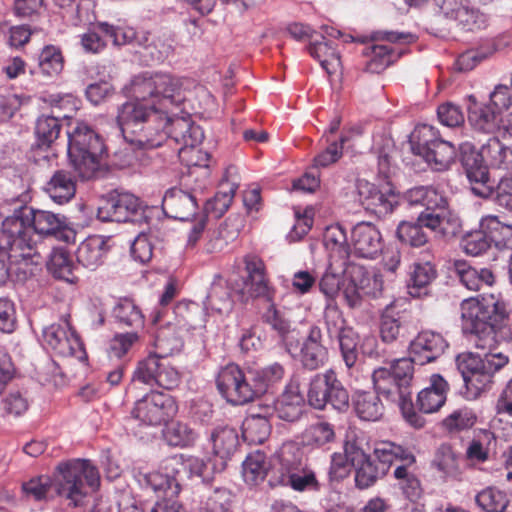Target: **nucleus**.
Here are the masks:
<instances>
[{
	"label": "nucleus",
	"instance_id": "6ab92c4d",
	"mask_svg": "<svg viewBox=\"0 0 512 512\" xmlns=\"http://www.w3.org/2000/svg\"><path fill=\"white\" fill-rule=\"evenodd\" d=\"M140 208V200L128 192H113L98 209V218L103 221L127 222Z\"/></svg>",
	"mask_w": 512,
	"mask_h": 512
},
{
	"label": "nucleus",
	"instance_id": "a18cd8bd",
	"mask_svg": "<svg viewBox=\"0 0 512 512\" xmlns=\"http://www.w3.org/2000/svg\"><path fill=\"white\" fill-rule=\"evenodd\" d=\"M451 21L463 31H476L488 26V16L471 6L467 0L463 2Z\"/></svg>",
	"mask_w": 512,
	"mask_h": 512
},
{
	"label": "nucleus",
	"instance_id": "5fc2aeb1",
	"mask_svg": "<svg viewBox=\"0 0 512 512\" xmlns=\"http://www.w3.org/2000/svg\"><path fill=\"white\" fill-rule=\"evenodd\" d=\"M38 67L46 77L58 76L64 68V57L59 47L46 45L38 56Z\"/></svg>",
	"mask_w": 512,
	"mask_h": 512
},
{
	"label": "nucleus",
	"instance_id": "2eb2a0df",
	"mask_svg": "<svg viewBox=\"0 0 512 512\" xmlns=\"http://www.w3.org/2000/svg\"><path fill=\"white\" fill-rule=\"evenodd\" d=\"M325 325L328 336H335L339 350L347 368H352L358 360L359 335L352 327L346 326V321L338 310L325 313Z\"/></svg>",
	"mask_w": 512,
	"mask_h": 512
},
{
	"label": "nucleus",
	"instance_id": "5701e85b",
	"mask_svg": "<svg viewBox=\"0 0 512 512\" xmlns=\"http://www.w3.org/2000/svg\"><path fill=\"white\" fill-rule=\"evenodd\" d=\"M448 344L444 337L430 330L421 331L411 341L409 353L419 365L435 361L443 354Z\"/></svg>",
	"mask_w": 512,
	"mask_h": 512
},
{
	"label": "nucleus",
	"instance_id": "4d7b16f0",
	"mask_svg": "<svg viewBox=\"0 0 512 512\" xmlns=\"http://www.w3.org/2000/svg\"><path fill=\"white\" fill-rule=\"evenodd\" d=\"M475 502L484 512H504L509 499L504 491L496 487H486L477 493Z\"/></svg>",
	"mask_w": 512,
	"mask_h": 512
},
{
	"label": "nucleus",
	"instance_id": "338daca9",
	"mask_svg": "<svg viewBox=\"0 0 512 512\" xmlns=\"http://www.w3.org/2000/svg\"><path fill=\"white\" fill-rule=\"evenodd\" d=\"M176 326L181 330L190 331L196 327L197 316L200 308L197 303L191 301H179L174 307Z\"/></svg>",
	"mask_w": 512,
	"mask_h": 512
},
{
	"label": "nucleus",
	"instance_id": "72a5a7b5",
	"mask_svg": "<svg viewBox=\"0 0 512 512\" xmlns=\"http://www.w3.org/2000/svg\"><path fill=\"white\" fill-rule=\"evenodd\" d=\"M348 275L356 282L365 298H378L382 295L384 281L379 272L368 270L362 265L350 264Z\"/></svg>",
	"mask_w": 512,
	"mask_h": 512
},
{
	"label": "nucleus",
	"instance_id": "e433bc0d",
	"mask_svg": "<svg viewBox=\"0 0 512 512\" xmlns=\"http://www.w3.org/2000/svg\"><path fill=\"white\" fill-rule=\"evenodd\" d=\"M211 442L213 454L219 457L221 462L220 469L223 470L226 462L237 451L239 446V437L237 431L228 426H221L214 429L211 433Z\"/></svg>",
	"mask_w": 512,
	"mask_h": 512
},
{
	"label": "nucleus",
	"instance_id": "49530a36",
	"mask_svg": "<svg viewBox=\"0 0 512 512\" xmlns=\"http://www.w3.org/2000/svg\"><path fill=\"white\" fill-rule=\"evenodd\" d=\"M437 272L434 266L429 263H416L410 274L408 293L412 297H421L428 294V287L436 278Z\"/></svg>",
	"mask_w": 512,
	"mask_h": 512
},
{
	"label": "nucleus",
	"instance_id": "9b49d317",
	"mask_svg": "<svg viewBox=\"0 0 512 512\" xmlns=\"http://www.w3.org/2000/svg\"><path fill=\"white\" fill-rule=\"evenodd\" d=\"M178 412L173 396L160 391H150L138 399L131 411V417L140 425L159 427L166 425Z\"/></svg>",
	"mask_w": 512,
	"mask_h": 512
},
{
	"label": "nucleus",
	"instance_id": "f704fd0d",
	"mask_svg": "<svg viewBox=\"0 0 512 512\" xmlns=\"http://www.w3.org/2000/svg\"><path fill=\"white\" fill-rule=\"evenodd\" d=\"M476 155L488 167L504 170L512 167V150L496 137L489 138Z\"/></svg>",
	"mask_w": 512,
	"mask_h": 512
},
{
	"label": "nucleus",
	"instance_id": "de8ad7c7",
	"mask_svg": "<svg viewBox=\"0 0 512 512\" xmlns=\"http://www.w3.org/2000/svg\"><path fill=\"white\" fill-rule=\"evenodd\" d=\"M284 374V367L279 363H273L259 370H250V380L253 383L256 397L266 393L270 387L279 383Z\"/></svg>",
	"mask_w": 512,
	"mask_h": 512
},
{
	"label": "nucleus",
	"instance_id": "1a4fd4ad",
	"mask_svg": "<svg viewBox=\"0 0 512 512\" xmlns=\"http://www.w3.org/2000/svg\"><path fill=\"white\" fill-rule=\"evenodd\" d=\"M372 380L376 393L384 396L386 400L396 403L410 426L421 429L426 425V419L415 410L411 397L412 390L405 384L396 381L389 369L383 367L375 369Z\"/></svg>",
	"mask_w": 512,
	"mask_h": 512
},
{
	"label": "nucleus",
	"instance_id": "dca6fc26",
	"mask_svg": "<svg viewBox=\"0 0 512 512\" xmlns=\"http://www.w3.org/2000/svg\"><path fill=\"white\" fill-rule=\"evenodd\" d=\"M459 151L472 193L481 198L490 197L493 186L489 184L488 166L477 157L474 146L469 142L460 144Z\"/></svg>",
	"mask_w": 512,
	"mask_h": 512
},
{
	"label": "nucleus",
	"instance_id": "c756f323",
	"mask_svg": "<svg viewBox=\"0 0 512 512\" xmlns=\"http://www.w3.org/2000/svg\"><path fill=\"white\" fill-rule=\"evenodd\" d=\"M406 299H396L388 304L381 314L380 337L385 343L397 340L400 329L408 314Z\"/></svg>",
	"mask_w": 512,
	"mask_h": 512
},
{
	"label": "nucleus",
	"instance_id": "a19ab883",
	"mask_svg": "<svg viewBox=\"0 0 512 512\" xmlns=\"http://www.w3.org/2000/svg\"><path fill=\"white\" fill-rule=\"evenodd\" d=\"M15 239L16 237H10L2 233V238L0 239V284L6 282L13 265H37V260H34L32 256L14 257L17 254L13 249Z\"/></svg>",
	"mask_w": 512,
	"mask_h": 512
},
{
	"label": "nucleus",
	"instance_id": "6e6d98bb",
	"mask_svg": "<svg viewBox=\"0 0 512 512\" xmlns=\"http://www.w3.org/2000/svg\"><path fill=\"white\" fill-rule=\"evenodd\" d=\"M355 467V486L360 489H368L387 473L371 459V456Z\"/></svg>",
	"mask_w": 512,
	"mask_h": 512
},
{
	"label": "nucleus",
	"instance_id": "680f3d73",
	"mask_svg": "<svg viewBox=\"0 0 512 512\" xmlns=\"http://www.w3.org/2000/svg\"><path fill=\"white\" fill-rule=\"evenodd\" d=\"M164 439L170 446L188 447L194 444L197 433L186 423L174 422L163 431Z\"/></svg>",
	"mask_w": 512,
	"mask_h": 512
},
{
	"label": "nucleus",
	"instance_id": "9d476101",
	"mask_svg": "<svg viewBox=\"0 0 512 512\" xmlns=\"http://www.w3.org/2000/svg\"><path fill=\"white\" fill-rule=\"evenodd\" d=\"M281 476L279 483L297 492L317 491L319 482L314 471L303 462V453L294 443L282 445L279 452Z\"/></svg>",
	"mask_w": 512,
	"mask_h": 512
},
{
	"label": "nucleus",
	"instance_id": "7c9ffc66",
	"mask_svg": "<svg viewBox=\"0 0 512 512\" xmlns=\"http://www.w3.org/2000/svg\"><path fill=\"white\" fill-rule=\"evenodd\" d=\"M110 238L101 235H92L80 243L76 251L78 264L89 269L96 270L101 266L110 250Z\"/></svg>",
	"mask_w": 512,
	"mask_h": 512
},
{
	"label": "nucleus",
	"instance_id": "052dcab7",
	"mask_svg": "<svg viewBox=\"0 0 512 512\" xmlns=\"http://www.w3.org/2000/svg\"><path fill=\"white\" fill-rule=\"evenodd\" d=\"M498 113L491 105H475L469 110L468 120L479 131L490 133L497 127Z\"/></svg>",
	"mask_w": 512,
	"mask_h": 512
},
{
	"label": "nucleus",
	"instance_id": "ea45409f",
	"mask_svg": "<svg viewBox=\"0 0 512 512\" xmlns=\"http://www.w3.org/2000/svg\"><path fill=\"white\" fill-rule=\"evenodd\" d=\"M357 416L364 421H378L384 413V405L375 392L359 391L353 399Z\"/></svg>",
	"mask_w": 512,
	"mask_h": 512
},
{
	"label": "nucleus",
	"instance_id": "b1692460",
	"mask_svg": "<svg viewBox=\"0 0 512 512\" xmlns=\"http://www.w3.org/2000/svg\"><path fill=\"white\" fill-rule=\"evenodd\" d=\"M354 253L362 258L374 259L383 250V239L378 228L369 222L358 223L351 233Z\"/></svg>",
	"mask_w": 512,
	"mask_h": 512
},
{
	"label": "nucleus",
	"instance_id": "423d86ee",
	"mask_svg": "<svg viewBox=\"0 0 512 512\" xmlns=\"http://www.w3.org/2000/svg\"><path fill=\"white\" fill-rule=\"evenodd\" d=\"M60 474L58 493L74 506L80 505L88 494L87 487L96 489L100 483L97 468L89 460L73 459L57 466Z\"/></svg>",
	"mask_w": 512,
	"mask_h": 512
},
{
	"label": "nucleus",
	"instance_id": "c9c22d12",
	"mask_svg": "<svg viewBox=\"0 0 512 512\" xmlns=\"http://www.w3.org/2000/svg\"><path fill=\"white\" fill-rule=\"evenodd\" d=\"M50 199L59 204L68 203L76 193V181L73 175L66 170H57L44 187Z\"/></svg>",
	"mask_w": 512,
	"mask_h": 512
},
{
	"label": "nucleus",
	"instance_id": "bf43d9fd",
	"mask_svg": "<svg viewBox=\"0 0 512 512\" xmlns=\"http://www.w3.org/2000/svg\"><path fill=\"white\" fill-rule=\"evenodd\" d=\"M117 322L128 327H142L144 316L140 308L130 298H122L113 309Z\"/></svg>",
	"mask_w": 512,
	"mask_h": 512
},
{
	"label": "nucleus",
	"instance_id": "4468645a",
	"mask_svg": "<svg viewBox=\"0 0 512 512\" xmlns=\"http://www.w3.org/2000/svg\"><path fill=\"white\" fill-rule=\"evenodd\" d=\"M43 341L56 355L75 357L78 360L86 358L84 344L79 335L66 319L64 323H53L43 330Z\"/></svg>",
	"mask_w": 512,
	"mask_h": 512
},
{
	"label": "nucleus",
	"instance_id": "58836bf2",
	"mask_svg": "<svg viewBox=\"0 0 512 512\" xmlns=\"http://www.w3.org/2000/svg\"><path fill=\"white\" fill-rule=\"evenodd\" d=\"M350 262L329 260V265L319 281V289L326 297L328 305L339 295L342 276L349 270Z\"/></svg>",
	"mask_w": 512,
	"mask_h": 512
},
{
	"label": "nucleus",
	"instance_id": "774afa93",
	"mask_svg": "<svg viewBox=\"0 0 512 512\" xmlns=\"http://www.w3.org/2000/svg\"><path fill=\"white\" fill-rule=\"evenodd\" d=\"M233 495L226 488H216L208 496L200 512H231Z\"/></svg>",
	"mask_w": 512,
	"mask_h": 512
},
{
	"label": "nucleus",
	"instance_id": "39448f33",
	"mask_svg": "<svg viewBox=\"0 0 512 512\" xmlns=\"http://www.w3.org/2000/svg\"><path fill=\"white\" fill-rule=\"evenodd\" d=\"M103 152L101 137L88 125L79 123L68 133V157L81 179L90 180L96 175Z\"/></svg>",
	"mask_w": 512,
	"mask_h": 512
},
{
	"label": "nucleus",
	"instance_id": "69168bd1",
	"mask_svg": "<svg viewBox=\"0 0 512 512\" xmlns=\"http://www.w3.org/2000/svg\"><path fill=\"white\" fill-rule=\"evenodd\" d=\"M270 434V425L266 418L252 416L243 423V437L252 444H262Z\"/></svg>",
	"mask_w": 512,
	"mask_h": 512
},
{
	"label": "nucleus",
	"instance_id": "aec40b11",
	"mask_svg": "<svg viewBox=\"0 0 512 512\" xmlns=\"http://www.w3.org/2000/svg\"><path fill=\"white\" fill-rule=\"evenodd\" d=\"M378 39L385 40L390 44H374L367 49L370 50L371 59L366 69L372 73H380L393 64L400 56L401 51H396L391 44L401 42L408 35L393 31L378 32Z\"/></svg>",
	"mask_w": 512,
	"mask_h": 512
},
{
	"label": "nucleus",
	"instance_id": "a211bd4d",
	"mask_svg": "<svg viewBox=\"0 0 512 512\" xmlns=\"http://www.w3.org/2000/svg\"><path fill=\"white\" fill-rule=\"evenodd\" d=\"M262 320L276 333L290 355H294L298 351L300 332L292 327L291 321L277 308L275 300L268 303V307L262 314Z\"/></svg>",
	"mask_w": 512,
	"mask_h": 512
},
{
	"label": "nucleus",
	"instance_id": "603ef678",
	"mask_svg": "<svg viewBox=\"0 0 512 512\" xmlns=\"http://www.w3.org/2000/svg\"><path fill=\"white\" fill-rule=\"evenodd\" d=\"M268 471L266 455L261 451L250 453L242 464V475L248 485L262 482Z\"/></svg>",
	"mask_w": 512,
	"mask_h": 512
},
{
	"label": "nucleus",
	"instance_id": "0eeeda50",
	"mask_svg": "<svg viewBox=\"0 0 512 512\" xmlns=\"http://www.w3.org/2000/svg\"><path fill=\"white\" fill-rule=\"evenodd\" d=\"M411 144L413 152L435 170H446L455 161V145L442 139L439 130L431 125L418 126L412 134Z\"/></svg>",
	"mask_w": 512,
	"mask_h": 512
},
{
	"label": "nucleus",
	"instance_id": "473e14b6",
	"mask_svg": "<svg viewBox=\"0 0 512 512\" xmlns=\"http://www.w3.org/2000/svg\"><path fill=\"white\" fill-rule=\"evenodd\" d=\"M373 454L378 465L387 473L397 462L416 463V457L410 449L392 441L383 440L375 443Z\"/></svg>",
	"mask_w": 512,
	"mask_h": 512
},
{
	"label": "nucleus",
	"instance_id": "393cba45",
	"mask_svg": "<svg viewBox=\"0 0 512 512\" xmlns=\"http://www.w3.org/2000/svg\"><path fill=\"white\" fill-rule=\"evenodd\" d=\"M162 463L161 470L148 473H139L138 482L141 487L150 489L163 499L177 498L181 492V485L177 479L178 474L165 470Z\"/></svg>",
	"mask_w": 512,
	"mask_h": 512
},
{
	"label": "nucleus",
	"instance_id": "e2e57ef3",
	"mask_svg": "<svg viewBox=\"0 0 512 512\" xmlns=\"http://www.w3.org/2000/svg\"><path fill=\"white\" fill-rule=\"evenodd\" d=\"M425 226L420 222L419 216L416 222L401 221L397 227L399 240L412 247H421L428 242V235L423 231Z\"/></svg>",
	"mask_w": 512,
	"mask_h": 512
},
{
	"label": "nucleus",
	"instance_id": "3c124183",
	"mask_svg": "<svg viewBox=\"0 0 512 512\" xmlns=\"http://www.w3.org/2000/svg\"><path fill=\"white\" fill-rule=\"evenodd\" d=\"M59 117L68 118V113L59 116L42 115L38 117L35 124V135L38 146L49 147L59 136L61 124Z\"/></svg>",
	"mask_w": 512,
	"mask_h": 512
},
{
	"label": "nucleus",
	"instance_id": "20e7f679",
	"mask_svg": "<svg viewBox=\"0 0 512 512\" xmlns=\"http://www.w3.org/2000/svg\"><path fill=\"white\" fill-rule=\"evenodd\" d=\"M124 103L118 110L117 123L125 140L141 149L160 147L170 137V118L161 114L148 100Z\"/></svg>",
	"mask_w": 512,
	"mask_h": 512
},
{
	"label": "nucleus",
	"instance_id": "4be33fe9",
	"mask_svg": "<svg viewBox=\"0 0 512 512\" xmlns=\"http://www.w3.org/2000/svg\"><path fill=\"white\" fill-rule=\"evenodd\" d=\"M419 220L435 236L443 239L454 238L462 231L460 217L455 212L449 210L448 206L433 212H420Z\"/></svg>",
	"mask_w": 512,
	"mask_h": 512
},
{
	"label": "nucleus",
	"instance_id": "c85d7f7f",
	"mask_svg": "<svg viewBox=\"0 0 512 512\" xmlns=\"http://www.w3.org/2000/svg\"><path fill=\"white\" fill-rule=\"evenodd\" d=\"M162 208L168 217L187 221L196 214L198 205L191 193L174 187L165 193Z\"/></svg>",
	"mask_w": 512,
	"mask_h": 512
},
{
	"label": "nucleus",
	"instance_id": "bb28decb",
	"mask_svg": "<svg viewBox=\"0 0 512 512\" xmlns=\"http://www.w3.org/2000/svg\"><path fill=\"white\" fill-rule=\"evenodd\" d=\"M449 390L450 386L443 376L432 374L429 385L417 394L416 407L424 414L438 412L445 405Z\"/></svg>",
	"mask_w": 512,
	"mask_h": 512
},
{
	"label": "nucleus",
	"instance_id": "a878e982",
	"mask_svg": "<svg viewBox=\"0 0 512 512\" xmlns=\"http://www.w3.org/2000/svg\"><path fill=\"white\" fill-rule=\"evenodd\" d=\"M237 180V167H227L219 191L205 204L204 210L207 215L219 219L227 212L238 188Z\"/></svg>",
	"mask_w": 512,
	"mask_h": 512
},
{
	"label": "nucleus",
	"instance_id": "79ce46f5",
	"mask_svg": "<svg viewBox=\"0 0 512 512\" xmlns=\"http://www.w3.org/2000/svg\"><path fill=\"white\" fill-rule=\"evenodd\" d=\"M308 52L319 61L321 67L328 74H334L341 67L340 55L334 43L325 37H322V41L311 42Z\"/></svg>",
	"mask_w": 512,
	"mask_h": 512
},
{
	"label": "nucleus",
	"instance_id": "864d4df0",
	"mask_svg": "<svg viewBox=\"0 0 512 512\" xmlns=\"http://www.w3.org/2000/svg\"><path fill=\"white\" fill-rule=\"evenodd\" d=\"M334 426L321 421L309 425L302 433V443L305 446L320 448L335 440Z\"/></svg>",
	"mask_w": 512,
	"mask_h": 512
},
{
	"label": "nucleus",
	"instance_id": "6e6552de",
	"mask_svg": "<svg viewBox=\"0 0 512 512\" xmlns=\"http://www.w3.org/2000/svg\"><path fill=\"white\" fill-rule=\"evenodd\" d=\"M307 401L316 410H324L330 405L339 412H345L349 408L350 396L336 371L327 369L311 377Z\"/></svg>",
	"mask_w": 512,
	"mask_h": 512
},
{
	"label": "nucleus",
	"instance_id": "13d9d810",
	"mask_svg": "<svg viewBox=\"0 0 512 512\" xmlns=\"http://www.w3.org/2000/svg\"><path fill=\"white\" fill-rule=\"evenodd\" d=\"M325 141V148L315 155L313 159V166L315 168H326L338 162L343 155L344 144L348 141V137L340 135L338 139H332L327 136Z\"/></svg>",
	"mask_w": 512,
	"mask_h": 512
},
{
	"label": "nucleus",
	"instance_id": "f257e3e1",
	"mask_svg": "<svg viewBox=\"0 0 512 512\" xmlns=\"http://www.w3.org/2000/svg\"><path fill=\"white\" fill-rule=\"evenodd\" d=\"M461 316L463 330L477 349L492 351L500 344L512 340L506 304L493 294L481 299L464 300L461 304ZM508 363L509 357L501 352H489L483 357L467 352L456 357L457 368L467 393L473 399L493 387L495 374Z\"/></svg>",
	"mask_w": 512,
	"mask_h": 512
},
{
	"label": "nucleus",
	"instance_id": "7ed1b4c3",
	"mask_svg": "<svg viewBox=\"0 0 512 512\" xmlns=\"http://www.w3.org/2000/svg\"><path fill=\"white\" fill-rule=\"evenodd\" d=\"M4 235L16 237L14 240V257L32 256L40 262V252L35 234L55 236L65 242L74 240V231L67 226V219L63 215L45 210H35L27 205L14 209L2 222Z\"/></svg>",
	"mask_w": 512,
	"mask_h": 512
},
{
	"label": "nucleus",
	"instance_id": "cd10ccee",
	"mask_svg": "<svg viewBox=\"0 0 512 512\" xmlns=\"http://www.w3.org/2000/svg\"><path fill=\"white\" fill-rule=\"evenodd\" d=\"M304 406L305 399L300 390V381L297 377H292L275 402V413L282 420L294 422L301 417Z\"/></svg>",
	"mask_w": 512,
	"mask_h": 512
},
{
	"label": "nucleus",
	"instance_id": "09e8293b",
	"mask_svg": "<svg viewBox=\"0 0 512 512\" xmlns=\"http://www.w3.org/2000/svg\"><path fill=\"white\" fill-rule=\"evenodd\" d=\"M477 415L472 408L461 407L453 410L441 421L443 430L451 435L470 430L477 422Z\"/></svg>",
	"mask_w": 512,
	"mask_h": 512
},
{
	"label": "nucleus",
	"instance_id": "c03bdc74",
	"mask_svg": "<svg viewBox=\"0 0 512 512\" xmlns=\"http://www.w3.org/2000/svg\"><path fill=\"white\" fill-rule=\"evenodd\" d=\"M324 243L330 251L329 260L349 262L350 249L346 232L340 225L329 226L324 234Z\"/></svg>",
	"mask_w": 512,
	"mask_h": 512
},
{
	"label": "nucleus",
	"instance_id": "f03ea898",
	"mask_svg": "<svg viewBox=\"0 0 512 512\" xmlns=\"http://www.w3.org/2000/svg\"><path fill=\"white\" fill-rule=\"evenodd\" d=\"M181 87V81L170 74L143 73L133 78L130 92L136 100H148L162 115L169 116L171 140L180 145L179 157L184 159L188 154L200 153L197 146L202 143L204 132L189 115L179 116L183 111Z\"/></svg>",
	"mask_w": 512,
	"mask_h": 512
},
{
	"label": "nucleus",
	"instance_id": "412c9836",
	"mask_svg": "<svg viewBox=\"0 0 512 512\" xmlns=\"http://www.w3.org/2000/svg\"><path fill=\"white\" fill-rule=\"evenodd\" d=\"M359 195L363 207L378 218L389 216L399 204L398 197L392 190L383 192L368 182L360 184Z\"/></svg>",
	"mask_w": 512,
	"mask_h": 512
},
{
	"label": "nucleus",
	"instance_id": "2f4dec72",
	"mask_svg": "<svg viewBox=\"0 0 512 512\" xmlns=\"http://www.w3.org/2000/svg\"><path fill=\"white\" fill-rule=\"evenodd\" d=\"M404 200L408 206H420L422 212H433L449 206L448 199L433 186H417L407 190Z\"/></svg>",
	"mask_w": 512,
	"mask_h": 512
},
{
	"label": "nucleus",
	"instance_id": "4c0bfd02",
	"mask_svg": "<svg viewBox=\"0 0 512 512\" xmlns=\"http://www.w3.org/2000/svg\"><path fill=\"white\" fill-rule=\"evenodd\" d=\"M454 267L459 281L468 290L479 291L484 286H492L495 282V275L489 268L477 269L465 261H456Z\"/></svg>",
	"mask_w": 512,
	"mask_h": 512
},
{
	"label": "nucleus",
	"instance_id": "f3484780",
	"mask_svg": "<svg viewBox=\"0 0 512 512\" xmlns=\"http://www.w3.org/2000/svg\"><path fill=\"white\" fill-rule=\"evenodd\" d=\"M299 355L302 366L310 371L323 367L329 360L328 348L323 344L322 330L317 325H312L302 343L299 342V349L293 355Z\"/></svg>",
	"mask_w": 512,
	"mask_h": 512
},
{
	"label": "nucleus",
	"instance_id": "37998d69",
	"mask_svg": "<svg viewBox=\"0 0 512 512\" xmlns=\"http://www.w3.org/2000/svg\"><path fill=\"white\" fill-rule=\"evenodd\" d=\"M480 227L486 231L490 244L499 249L512 247V225L502 223L495 215L483 216Z\"/></svg>",
	"mask_w": 512,
	"mask_h": 512
},
{
	"label": "nucleus",
	"instance_id": "8fccbe9b",
	"mask_svg": "<svg viewBox=\"0 0 512 512\" xmlns=\"http://www.w3.org/2000/svg\"><path fill=\"white\" fill-rule=\"evenodd\" d=\"M73 262L68 251L64 248H54L47 262V269L54 277L63 279L69 283H75L77 277L73 274Z\"/></svg>",
	"mask_w": 512,
	"mask_h": 512
},
{
	"label": "nucleus",
	"instance_id": "0e129e2a",
	"mask_svg": "<svg viewBox=\"0 0 512 512\" xmlns=\"http://www.w3.org/2000/svg\"><path fill=\"white\" fill-rule=\"evenodd\" d=\"M163 468L177 474H179L180 468H183L189 472L190 476L204 477L207 465L199 457L189 456L184 459L182 456H174L164 460Z\"/></svg>",
	"mask_w": 512,
	"mask_h": 512
},
{
	"label": "nucleus",
	"instance_id": "ddd939ff",
	"mask_svg": "<svg viewBox=\"0 0 512 512\" xmlns=\"http://www.w3.org/2000/svg\"><path fill=\"white\" fill-rule=\"evenodd\" d=\"M216 385L219 393L233 405H243L256 398L253 383L248 374L236 364L223 367L218 373Z\"/></svg>",
	"mask_w": 512,
	"mask_h": 512
},
{
	"label": "nucleus",
	"instance_id": "f8f14e48",
	"mask_svg": "<svg viewBox=\"0 0 512 512\" xmlns=\"http://www.w3.org/2000/svg\"><path fill=\"white\" fill-rule=\"evenodd\" d=\"M132 380L171 390L179 385L180 374L169 364L165 355L151 352L137 363Z\"/></svg>",
	"mask_w": 512,
	"mask_h": 512
}]
</instances>
